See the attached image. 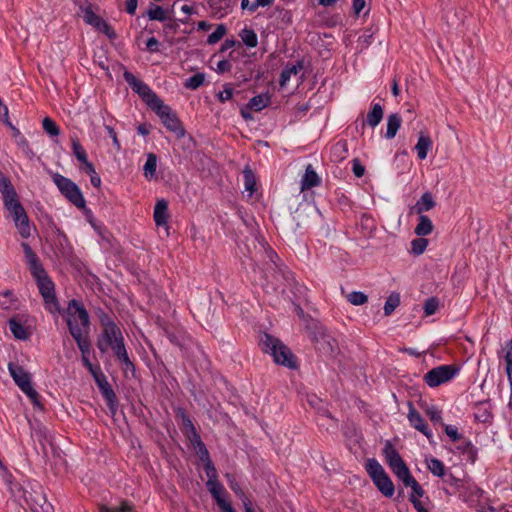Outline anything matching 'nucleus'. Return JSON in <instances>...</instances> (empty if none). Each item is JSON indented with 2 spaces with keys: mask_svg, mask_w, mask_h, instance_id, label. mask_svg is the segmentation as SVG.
<instances>
[{
  "mask_svg": "<svg viewBox=\"0 0 512 512\" xmlns=\"http://www.w3.org/2000/svg\"><path fill=\"white\" fill-rule=\"evenodd\" d=\"M97 348L102 353L111 351L121 365L124 373H134L121 328L108 316L101 317V332L97 337Z\"/></svg>",
  "mask_w": 512,
  "mask_h": 512,
  "instance_id": "1",
  "label": "nucleus"
},
{
  "mask_svg": "<svg viewBox=\"0 0 512 512\" xmlns=\"http://www.w3.org/2000/svg\"><path fill=\"white\" fill-rule=\"evenodd\" d=\"M26 263L33 277L35 278L39 291L44 299L46 308L54 313L59 310L58 302L55 296L54 284L48 277L38 256L26 242L21 243Z\"/></svg>",
  "mask_w": 512,
  "mask_h": 512,
  "instance_id": "2",
  "label": "nucleus"
},
{
  "mask_svg": "<svg viewBox=\"0 0 512 512\" xmlns=\"http://www.w3.org/2000/svg\"><path fill=\"white\" fill-rule=\"evenodd\" d=\"M66 322L74 339L86 337L89 331V315L77 300H71L66 310Z\"/></svg>",
  "mask_w": 512,
  "mask_h": 512,
  "instance_id": "3",
  "label": "nucleus"
},
{
  "mask_svg": "<svg viewBox=\"0 0 512 512\" xmlns=\"http://www.w3.org/2000/svg\"><path fill=\"white\" fill-rule=\"evenodd\" d=\"M259 345L265 353L270 354L277 364L288 368H296V360L291 350L280 340L269 334H263Z\"/></svg>",
  "mask_w": 512,
  "mask_h": 512,
  "instance_id": "4",
  "label": "nucleus"
},
{
  "mask_svg": "<svg viewBox=\"0 0 512 512\" xmlns=\"http://www.w3.org/2000/svg\"><path fill=\"white\" fill-rule=\"evenodd\" d=\"M8 371L19 389L37 408H42L38 392L33 388L31 375L18 363L9 362Z\"/></svg>",
  "mask_w": 512,
  "mask_h": 512,
  "instance_id": "5",
  "label": "nucleus"
},
{
  "mask_svg": "<svg viewBox=\"0 0 512 512\" xmlns=\"http://www.w3.org/2000/svg\"><path fill=\"white\" fill-rule=\"evenodd\" d=\"M52 180L63 196L78 208H84L86 201L80 188L69 178L59 174L52 173Z\"/></svg>",
  "mask_w": 512,
  "mask_h": 512,
  "instance_id": "6",
  "label": "nucleus"
},
{
  "mask_svg": "<svg viewBox=\"0 0 512 512\" xmlns=\"http://www.w3.org/2000/svg\"><path fill=\"white\" fill-rule=\"evenodd\" d=\"M366 470L373 480L376 487L385 495L392 496L394 494V485L382 465L375 459H368L366 462Z\"/></svg>",
  "mask_w": 512,
  "mask_h": 512,
  "instance_id": "7",
  "label": "nucleus"
},
{
  "mask_svg": "<svg viewBox=\"0 0 512 512\" xmlns=\"http://www.w3.org/2000/svg\"><path fill=\"white\" fill-rule=\"evenodd\" d=\"M383 455L390 469L400 481H403L405 478L411 480L409 468L390 442L385 444L383 448Z\"/></svg>",
  "mask_w": 512,
  "mask_h": 512,
  "instance_id": "8",
  "label": "nucleus"
},
{
  "mask_svg": "<svg viewBox=\"0 0 512 512\" xmlns=\"http://www.w3.org/2000/svg\"><path fill=\"white\" fill-rule=\"evenodd\" d=\"M458 373L459 368L455 365H440L429 370L424 375V381L429 387L435 388L451 381Z\"/></svg>",
  "mask_w": 512,
  "mask_h": 512,
  "instance_id": "9",
  "label": "nucleus"
},
{
  "mask_svg": "<svg viewBox=\"0 0 512 512\" xmlns=\"http://www.w3.org/2000/svg\"><path fill=\"white\" fill-rule=\"evenodd\" d=\"M124 79L131 86V88L147 102L151 108L156 106L161 101V99L150 89L147 84L139 80L131 72L126 71L124 73Z\"/></svg>",
  "mask_w": 512,
  "mask_h": 512,
  "instance_id": "10",
  "label": "nucleus"
},
{
  "mask_svg": "<svg viewBox=\"0 0 512 512\" xmlns=\"http://www.w3.org/2000/svg\"><path fill=\"white\" fill-rule=\"evenodd\" d=\"M160 117L165 127L176 134L177 137H183L185 131L181 126L176 115L171 111L170 107L165 105L161 100L156 106L152 108Z\"/></svg>",
  "mask_w": 512,
  "mask_h": 512,
  "instance_id": "11",
  "label": "nucleus"
},
{
  "mask_svg": "<svg viewBox=\"0 0 512 512\" xmlns=\"http://www.w3.org/2000/svg\"><path fill=\"white\" fill-rule=\"evenodd\" d=\"M90 373L93 375L94 380L99 387L103 397L105 398L109 409L114 413L117 408V398L105 375L101 372L99 367L94 368L92 371H90Z\"/></svg>",
  "mask_w": 512,
  "mask_h": 512,
  "instance_id": "12",
  "label": "nucleus"
},
{
  "mask_svg": "<svg viewBox=\"0 0 512 512\" xmlns=\"http://www.w3.org/2000/svg\"><path fill=\"white\" fill-rule=\"evenodd\" d=\"M206 486L223 512H233L230 504L226 501V490L219 481H207Z\"/></svg>",
  "mask_w": 512,
  "mask_h": 512,
  "instance_id": "13",
  "label": "nucleus"
},
{
  "mask_svg": "<svg viewBox=\"0 0 512 512\" xmlns=\"http://www.w3.org/2000/svg\"><path fill=\"white\" fill-rule=\"evenodd\" d=\"M15 226L22 238L31 236V224L23 207H16V211L11 213Z\"/></svg>",
  "mask_w": 512,
  "mask_h": 512,
  "instance_id": "14",
  "label": "nucleus"
},
{
  "mask_svg": "<svg viewBox=\"0 0 512 512\" xmlns=\"http://www.w3.org/2000/svg\"><path fill=\"white\" fill-rule=\"evenodd\" d=\"M407 418H408V421H409L410 425L413 428H415L416 430H418L419 432L424 434L427 437V439L429 441H431V439L433 438L432 431L428 428L425 420L420 415V413L414 407H412L411 405H410V408H409V412H408Z\"/></svg>",
  "mask_w": 512,
  "mask_h": 512,
  "instance_id": "15",
  "label": "nucleus"
},
{
  "mask_svg": "<svg viewBox=\"0 0 512 512\" xmlns=\"http://www.w3.org/2000/svg\"><path fill=\"white\" fill-rule=\"evenodd\" d=\"M410 479L411 480L405 478L401 482L404 484L405 487H410L412 489L411 501L414 503V507L418 510V512H427L426 510L419 507V502L416 500V497H422L423 495L422 487L411 474Z\"/></svg>",
  "mask_w": 512,
  "mask_h": 512,
  "instance_id": "16",
  "label": "nucleus"
},
{
  "mask_svg": "<svg viewBox=\"0 0 512 512\" xmlns=\"http://www.w3.org/2000/svg\"><path fill=\"white\" fill-rule=\"evenodd\" d=\"M168 220V203L164 199L157 201L154 208V221L157 226H163L167 224Z\"/></svg>",
  "mask_w": 512,
  "mask_h": 512,
  "instance_id": "17",
  "label": "nucleus"
},
{
  "mask_svg": "<svg viewBox=\"0 0 512 512\" xmlns=\"http://www.w3.org/2000/svg\"><path fill=\"white\" fill-rule=\"evenodd\" d=\"M77 343V346L79 348V350L81 351V354H82V362L84 364V366L89 370V371H92L95 367L92 365V363L90 362V359H89V354H90V349H91V345H90V341L88 339V337H82V338H78V339H74Z\"/></svg>",
  "mask_w": 512,
  "mask_h": 512,
  "instance_id": "18",
  "label": "nucleus"
},
{
  "mask_svg": "<svg viewBox=\"0 0 512 512\" xmlns=\"http://www.w3.org/2000/svg\"><path fill=\"white\" fill-rule=\"evenodd\" d=\"M432 145L433 142L431 138L424 133H420L417 144L415 145V150L420 160H424L427 157L428 152L432 149Z\"/></svg>",
  "mask_w": 512,
  "mask_h": 512,
  "instance_id": "19",
  "label": "nucleus"
},
{
  "mask_svg": "<svg viewBox=\"0 0 512 512\" xmlns=\"http://www.w3.org/2000/svg\"><path fill=\"white\" fill-rule=\"evenodd\" d=\"M402 125V118L398 113L390 114L387 118L385 137L393 139Z\"/></svg>",
  "mask_w": 512,
  "mask_h": 512,
  "instance_id": "20",
  "label": "nucleus"
},
{
  "mask_svg": "<svg viewBox=\"0 0 512 512\" xmlns=\"http://www.w3.org/2000/svg\"><path fill=\"white\" fill-rule=\"evenodd\" d=\"M502 352H504L503 360L505 364V371L508 377L512 394V339L508 340L505 343Z\"/></svg>",
  "mask_w": 512,
  "mask_h": 512,
  "instance_id": "21",
  "label": "nucleus"
},
{
  "mask_svg": "<svg viewBox=\"0 0 512 512\" xmlns=\"http://www.w3.org/2000/svg\"><path fill=\"white\" fill-rule=\"evenodd\" d=\"M320 182V179L317 175V173L313 170L311 165H308L305 174L302 177L301 180V190H307L311 189L315 186H317Z\"/></svg>",
  "mask_w": 512,
  "mask_h": 512,
  "instance_id": "22",
  "label": "nucleus"
},
{
  "mask_svg": "<svg viewBox=\"0 0 512 512\" xmlns=\"http://www.w3.org/2000/svg\"><path fill=\"white\" fill-rule=\"evenodd\" d=\"M434 206H435V201H434L431 193L425 192L421 196V198L416 202V204L414 206V210L419 215H423L424 212L431 210L432 208H434Z\"/></svg>",
  "mask_w": 512,
  "mask_h": 512,
  "instance_id": "23",
  "label": "nucleus"
},
{
  "mask_svg": "<svg viewBox=\"0 0 512 512\" xmlns=\"http://www.w3.org/2000/svg\"><path fill=\"white\" fill-rule=\"evenodd\" d=\"M270 102L271 98L267 93L259 94L250 99L247 108L258 112L266 108Z\"/></svg>",
  "mask_w": 512,
  "mask_h": 512,
  "instance_id": "24",
  "label": "nucleus"
},
{
  "mask_svg": "<svg viewBox=\"0 0 512 512\" xmlns=\"http://www.w3.org/2000/svg\"><path fill=\"white\" fill-rule=\"evenodd\" d=\"M383 114V107L380 104H372L371 111L367 114L366 119L368 125L372 128L376 127L382 121Z\"/></svg>",
  "mask_w": 512,
  "mask_h": 512,
  "instance_id": "25",
  "label": "nucleus"
},
{
  "mask_svg": "<svg viewBox=\"0 0 512 512\" xmlns=\"http://www.w3.org/2000/svg\"><path fill=\"white\" fill-rule=\"evenodd\" d=\"M303 69L301 62L286 66L280 75V86L284 87L291 79L292 75H297Z\"/></svg>",
  "mask_w": 512,
  "mask_h": 512,
  "instance_id": "26",
  "label": "nucleus"
},
{
  "mask_svg": "<svg viewBox=\"0 0 512 512\" xmlns=\"http://www.w3.org/2000/svg\"><path fill=\"white\" fill-rule=\"evenodd\" d=\"M157 169V157L153 153L147 155L146 163L143 167V174L147 180H152L156 176Z\"/></svg>",
  "mask_w": 512,
  "mask_h": 512,
  "instance_id": "27",
  "label": "nucleus"
},
{
  "mask_svg": "<svg viewBox=\"0 0 512 512\" xmlns=\"http://www.w3.org/2000/svg\"><path fill=\"white\" fill-rule=\"evenodd\" d=\"M433 230V223L426 215H420L418 219V224L415 227V233L418 236H427Z\"/></svg>",
  "mask_w": 512,
  "mask_h": 512,
  "instance_id": "28",
  "label": "nucleus"
},
{
  "mask_svg": "<svg viewBox=\"0 0 512 512\" xmlns=\"http://www.w3.org/2000/svg\"><path fill=\"white\" fill-rule=\"evenodd\" d=\"M181 419H182V431L187 436L189 441L191 442L193 440H197L198 438H200V435L197 433L196 428L193 425L190 418L187 415L182 414Z\"/></svg>",
  "mask_w": 512,
  "mask_h": 512,
  "instance_id": "29",
  "label": "nucleus"
},
{
  "mask_svg": "<svg viewBox=\"0 0 512 512\" xmlns=\"http://www.w3.org/2000/svg\"><path fill=\"white\" fill-rule=\"evenodd\" d=\"M239 37L248 48H254L258 44L257 34L251 28H243L239 33Z\"/></svg>",
  "mask_w": 512,
  "mask_h": 512,
  "instance_id": "30",
  "label": "nucleus"
},
{
  "mask_svg": "<svg viewBox=\"0 0 512 512\" xmlns=\"http://www.w3.org/2000/svg\"><path fill=\"white\" fill-rule=\"evenodd\" d=\"M428 470L437 477H445L446 469L442 461L436 458L426 459Z\"/></svg>",
  "mask_w": 512,
  "mask_h": 512,
  "instance_id": "31",
  "label": "nucleus"
},
{
  "mask_svg": "<svg viewBox=\"0 0 512 512\" xmlns=\"http://www.w3.org/2000/svg\"><path fill=\"white\" fill-rule=\"evenodd\" d=\"M274 3V0H241V8L249 12H255L259 7H268Z\"/></svg>",
  "mask_w": 512,
  "mask_h": 512,
  "instance_id": "32",
  "label": "nucleus"
},
{
  "mask_svg": "<svg viewBox=\"0 0 512 512\" xmlns=\"http://www.w3.org/2000/svg\"><path fill=\"white\" fill-rule=\"evenodd\" d=\"M9 327H10V330H11L13 336L16 339L26 340L28 338L29 334H28L26 328L16 319H14V318L10 319Z\"/></svg>",
  "mask_w": 512,
  "mask_h": 512,
  "instance_id": "33",
  "label": "nucleus"
},
{
  "mask_svg": "<svg viewBox=\"0 0 512 512\" xmlns=\"http://www.w3.org/2000/svg\"><path fill=\"white\" fill-rule=\"evenodd\" d=\"M2 198H3V202H4L5 207L11 213L16 211V207H22V205L20 204V202L17 199V194H16L15 189L14 190H10L9 192L3 194Z\"/></svg>",
  "mask_w": 512,
  "mask_h": 512,
  "instance_id": "34",
  "label": "nucleus"
},
{
  "mask_svg": "<svg viewBox=\"0 0 512 512\" xmlns=\"http://www.w3.org/2000/svg\"><path fill=\"white\" fill-rule=\"evenodd\" d=\"M191 444L194 447V449L196 450L197 455L199 456L200 460L203 463H206L211 460L210 456H209V452H208L205 444L202 442L201 437L198 438L197 440L191 441Z\"/></svg>",
  "mask_w": 512,
  "mask_h": 512,
  "instance_id": "35",
  "label": "nucleus"
},
{
  "mask_svg": "<svg viewBox=\"0 0 512 512\" xmlns=\"http://www.w3.org/2000/svg\"><path fill=\"white\" fill-rule=\"evenodd\" d=\"M400 304V295L399 293H391L389 297L387 298L385 305H384V314L386 316H389L394 312V310L399 306Z\"/></svg>",
  "mask_w": 512,
  "mask_h": 512,
  "instance_id": "36",
  "label": "nucleus"
},
{
  "mask_svg": "<svg viewBox=\"0 0 512 512\" xmlns=\"http://www.w3.org/2000/svg\"><path fill=\"white\" fill-rule=\"evenodd\" d=\"M72 151L76 159L81 163L86 161L87 153L77 137L71 138Z\"/></svg>",
  "mask_w": 512,
  "mask_h": 512,
  "instance_id": "37",
  "label": "nucleus"
},
{
  "mask_svg": "<svg viewBox=\"0 0 512 512\" xmlns=\"http://www.w3.org/2000/svg\"><path fill=\"white\" fill-rule=\"evenodd\" d=\"M147 16L150 20H156L161 22L167 19L166 11L158 5H151L147 11Z\"/></svg>",
  "mask_w": 512,
  "mask_h": 512,
  "instance_id": "38",
  "label": "nucleus"
},
{
  "mask_svg": "<svg viewBox=\"0 0 512 512\" xmlns=\"http://www.w3.org/2000/svg\"><path fill=\"white\" fill-rule=\"evenodd\" d=\"M346 299L352 305L360 306L367 303L368 296L361 291H353L346 295Z\"/></svg>",
  "mask_w": 512,
  "mask_h": 512,
  "instance_id": "39",
  "label": "nucleus"
},
{
  "mask_svg": "<svg viewBox=\"0 0 512 512\" xmlns=\"http://www.w3.org/2000/svg\"><path fill=\"white\" fill-rule=\"evenodd\" d=\"M204 74L197 73L185 80L184 86L187 89L195 90L204 83Z\"/></svg>",
  "mask_w": 512,
  "mask_h": 512,
  "instance_id": "40",
  "label": "nucleus"
},
{
  "mask_svg": "<svg viewBox=\"0 0 512 512\" xmlns=\"http://www.w3.org/2000/svg\"><path fill=\"white\" fill-rule=\"evenodd\" d=\"M428 246V240L425 238H416L411 242V250L415 255L422 254Z\"/></svg>",
  "mask_w": 512,
  "mask_h": 512,
  "instance_id": "41",
  "label": "nucleus"
},
{
  "mask_svg": "<svg viewBox=\"0 0 512 512\" xmlns=\"http://www.w3.org/2000/svg\"><path fill=\"white\" fill-rule=\"evenodd\" d=\"M225 34H226V27L223 24H220L217 26L215 31L208 36L207 43L211 44V45L216 44L224 37Z\"/></svg>",
  "mask_w": 512,
  "mask_h": 512,
  "instance_id": "42",
  "label": "nucleus"
},
{
  "mask_svg": "<svg viewBox=\"0 0 512 512\" xmlns=\"http://www.w3.org/2000/svg\"><path fill=\"white\" fill-rule=\"evenodd\" d=\"M43 129L51 136H58L60 133L59 127L49 117H46L42 121Z\"/></svg>",
  "mask_w": 512,
  "mask_h": 512,
  "instance_id": "43",
  "label": "nucleus"
},
{
  "mask_svg": "<svg viewBox=\"0 0 512 512\" xmlns=\"http://www.w3.org/2000/svg\"><path fill=\"white\" fill-rule=\"evenodd\" d=\"M84 20L87 24L97 28L101 26L103 19L96 15L91 9H87L84 13Z\"/></svg>",
  "mask_w": 512,
  "mask_h": 512,
  "instance_id": "44",
  "label": "nucleus"
},
{
  "mask_svg": "<svg viewBox=\"0 0 512 512\" xmlns=\"http://www.w3.org/2000/svg\"><path fill=\"white\" fill-rule=\"evenodd\" d=\"M243 174H244L245 189L251 195L255 191V185H256L254 174L252 173V171L250 169H245Z\"/></svg>",
  "mask_w": 512,
  "mask_h": 512,
  "instance_id": "45",
  "label": "nucleus"
},
{
  "mask_svg": "<svg viewBox=\"0 0 512 512\" xmlns=\"http://www.w3.org/2000/svg\"><path fill=\"white\" fill-rule=\"evenodd\" d=\"M425 413L432 422L442 423V413L436 406H427L425 409Z\"/></svg>",
  "mask_w": 512,
  "mask_h": 512,
  "instance_id": "46",
  "label": "nucleus"
},
{
  "mask_svg": "<svg viewBox=\"0 0 512 512\" xmlns=\"http://www.w3.org/2000/svg\"><path fill=\"white\" fill-rule=\"evenodd\" d=\"M439 307V302L436 298L431 297L425 301L424 312L427 316L433 315Z\"/></svg>",
  "mask_w": 512,
  "mask_h": 512,
  "instance_id": "47",
  "label": "nucleus"
},
{
  "mask_svg": "<svg viewBox=\"0 0 512 512\" xmlns=\"http://www.w3.org/2000/svg\"><path fill=\"white\" fill-rule=\"evenodd\" d=\"M204 469H205V473H206V476L208 478L207 481H218L217 479V471H216V468L214 466V464L212 463V461H208L206 463H204Z\"/></svg>",
  "mask_w": 512,
  "mask_h": 512,
  "instance_id": "48",
  "label": "nucleus"
},
{
  "mask_svg": "<svg viewBox=\"0 0 512 512\" xmlns=\"http://www.w3.org/2000/svg\"><path fill=\"white\" fill-rule=\"evenodd\" d=\"M10 190H14L10 180L0 171V192L1 194H5Z\"/></svg>",
  "mask_w": 512,
  "mask_h": 512,
  "instance_id": "49",
  "label": "nucleus"
},
{
  "mask_svg": "<svg viewBox=\"0 0 512 512\" xmlns=\"http://www.w3.org/2000/svg\"><path fill=\"white\" fill-rule=\"evenodd\" d=\"M13 301V294L9 291H6L0 294V306L3 309H9L11 307Z\"/></svg>",
  "mask_w": 512,
  "mask_h": 512,
  "instance_id": "50",
  "label": "nucleus"
},
{
  "mask_svg": "<svg viewBox=\"0 0 512 512\" xmlns=\"http://www.w3.org/2000/svg\"><path fill=\"white\" fill-rule=\"evenodd\" d=\"M445 433L454 442L461 438V434L458 432L457 427L453 425H445Z\"/></svg>",
  "mask_w": 512,
  "mask_h": 512,
  "instance_id": "51",
  "label": "nucleus"
},
{
  "mask_svg": "<svg viewBox=\"0 0 512 512\" xmlns=\"http://www.w3.org/2000/svg\"><path fill=\"white\" fill-rule=\"evenodd\" d=\"M352 170L354 175L358 178L362 177L365 173V168L358 159H353Z\"/></svg>",
  "mask_w": 512,
  "mask_h": 512,
  "instance_id": "52",
  "label": "nucleus"
},
{
  "mask_svg": "<svg viewBox=\"0 0 512 512\" xmlns=\"http://www.w3.org/2000/svg\"><path fill=\"white\" fill-rule=\"evenodd\" d=\"M97 30L103 32L105 35H107L110 39H113L115 38V32L114 30L111 28V26L109 24H107V22H105L104 20L102 21V24L101 26L97 27L96 28Z\"/></svg>",
  "mask_w": 512,
  "mask_h": 512,
  "instance_id": "53",
  "label": "nucleus"
},
{
  "mask_svg": "<svg viewBox=\"0 0 512 512\" xmlns=\"http://www.w3.org/2000/svg\"><path fill=\"white\" fill-rule=\"evenodd\" d=\"M105 128H106V131L108 132L110 138L112 139L113 145L116 148V150H120L121 145L117 138V134H116L115 130L111 126H106Z\"/></svg>",
  "mask_w": 512,
  "mask_h": 512,
  "instance_id": "54",
  "label": "nucleus"
},
{
  "mask_svg": "<svg viewBox=\"0 0 512 512\" xmlns=\"http://www.w3.org/2000/svg\"><path fill=\"white\" fill-rule=\"evenodd\" d=\"M233 96V90L229 87H226L223 91L219 92L218 98L221 102H225L231 99Z\"/></svg>",
  "mask_w": 512,
  "mask_h": 512,
  "instance_id": "55",
  "label": "nucleus"
},
{
  "mask_svg": "<svg viewBox=\"0 0 512 512\" xmlns=\"http://www.w3.org/2000/svg\"><path fill=\"white\" fill-rule=\"evenodd\" d=\"M146 47L151 52H157L159 47V41L155 37H150L146 42Z\"/></svg>",
  "mask_w": 512,
  "mask_h": 512,
  "instance_id": "56",
  "label": "nucleus"
},
{
  "mask_svg": "<svg viewBox=\"0 0 512 512\" xmlns=\"http://www.w3.org/2000/svg\"><path fill=\"white\" fill-rule=\"evenodd\" d=\"M138 0H127L125 10L128 14L133 15L136 12Z\"/></svg>",
  "mask_w": 512,
  "mask_h": 512,
  "instance_id": "57",
  "label": "nucleus"
},
{
  "mask_svg": "<svg viewBox=\"0 0 512 512\" xmlns=\"http://www.w3.org/2000/svg\"><path fill=\"white\" fill-rule=\"evenodd\" d=\"M81 164L85 173H87L88 175L95 174L96 170L94 168V165L88 160V158L86 159V161L81 162Z\"/></svg>",
  "mask_w": 512,
  "mask_h": 512,
  "instance_id": "58",
  "label": "nucleus"
},
{
  "mask_svg": "<svg viewBox=\"0 0 512 512\" xmlns=\"http://www.w3.org/2000/svg\"><path fill=\"white\" fill-rule=\"evenodd\" d=\"M365 7V0H354L353 10L356 15H359Z\"/></svg>",
  "mask_w": 512,
  "mask_h": 512,
  "instance_id": "59",
  "label": "nucleus"
},
{
  "mask_svg": "<svg viewBox=\"0 0 512 512\" xmlns=\"http://www.w3.org/2000/svg\"><path fill=\"white\" fill-rule=\"evenodd\" d=\"M131 507L127 504H123L120 509L117 508H103L100 512H130Z\"/></svg>",
  "mask_w": 512,
  "mask_h": 512,
  "instance_id": "60",
  "label": "nucleus"
},
{
  "mask_svg": "<svg viewBox=\"0 0 512 512\" xmlns=\"http://www.w3.org/2000/svg\"><path fill=\"white\" fill-rule=\"evenodd\" d=\"M0 475L7 481L10 482L11 480V473L8 471V469L3 465L2 461L0 460Z\"/></svg>",
  "mask_w": 512,
  "mask_h": 512,
  "instance_id": "61",
  "label": "nucleus"
},
{
  "mask_svg": "<svg viewBox=\"0 0 512 512\" xmlns=\"http://www.w3.org/2000/svg\"><path fill=\"white\" fill-rule=\"evenodd\" d=\"M180 10L186 15H192L196 13V8L193 5L184 4L181 6Z\"/></svg>",
  "mask_w": 512,
  "mask_h": 512,
  "instance_id": "62",
  "label": "nucleus"
},
{
  "mask_svg": "<svg viewBox=\"0 0 512 512\" xmlns=\"http://www.w3.org/2000/svg\"><path fill=\"white\" fill-rule=\"evenodd\" d=\"M89 176L90 182L94 187H99L101 185V178L99 177L97 172H95V174H90Z\"/></svg>",
  "mask_w": 512,
  "mask_h": 512,
  "instance_id": "63",
  "label": "nucleus"
},
{
  "mask_svg": "<svg viewBox=\"0 0 512 512\" xmlns=\"http://www.w3.org/2000/svg\"><path fill=\"white\" fill-rule=\"evenodd\" d=\"M88 221L91 224V226L100 234L102 235V226L97 224L95 219L92 216L88 217Z\"/></svg>",
  "mask_w": 512,
  "mask_h": 512,
  "instance_id": "64",
  "label": "nucleus"
}]
</instances>
